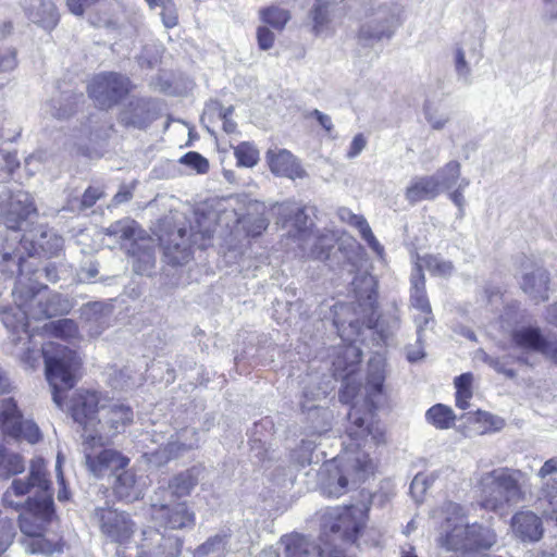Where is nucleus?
Instances as JSON below:
<instances>
[{"instance_id":"obj_1","label":"nucleus","mask_w":557,"mask_h":557,"mask_svg":"<svg viewBox=\"0 0 557 557\" xmlns=\"http://www.w3.org/2000/svg\"><path fill=\"white\" fill-rule=\"evenodd\" d=\"M346 434L349 442H344V451L325 462L320 472L321 491L330 497L346 494L372 475L375 465L368 450L385 443L381 423L371 412L360 414L356 408L348 413Z\"/></svg>"},{"instance_id":"obj_2","label":"nucleus","mask_w":557,"mask_h":557,"mask_svg":"<svg viewBox=\"0 0 557 557\" xmlns=\"http://www.w3.org/2000/svg\"><path fill=\"white\" fill-rule=\"evenodd\" d=\"M71 412L74 421L82 426V434L102 435L103 441L124 432L133 422L131 407L122 404L100 405L95 392H78L72 399Z\"/></svg>"},{"instance_id":"obj_3","label":"nucleus","mask_w":557,"mask_h":557,"mask_svg":"<svg viewBox=\"0 0 557 557\" xmlns=\"http://www.w3.org/2000/svg\"><path fill=\"white\" fill-rule=\"evenodd\" d=\"M523 478L524 473L521 470L508 467L482 473L479 479L482 507L499 511L520 503L524 497L521 485Z\"/></svg>"},{"instance_id":"obj_4","label":"nucleus","mask_w":557,"mask_h":557,"mask_svg":"<svg viewBox=\"0 0 557 557\" xmlns=\"http://www.w3.org/2000/svg\"><path fill=\"white\" fill-rule=\"evenodd\" d=\"M12 295L15 305L23 308L29 320H45L59 314L69 313L72 302L69 298L51 292L47 286L18 278Z\"/></svg>"},{"instance_id":"obj_5","label":"nucleus","mask_w":557,"mask_h":557,"mask_svg":"<svg viewBox=\"0 0 557 557\" xmlns=\"http://www.w3.org/2000/svg\"><path fill=\"white\" fill-rule=\"evenodd\" d=\"M46 376L52 388V398L61 408L62 393L71 389L76 382V374L81 367L77 354L66 346L49 342L42 347Z\"/></svg>"},{"instance_id":"obj_6","label":"nucleus","mask_w":557,"mask_h":557,"mask_svg":"<svg viewBox=\"0 0 557 557\" xmlns=\"http://www.w3.org/2000/svg\"><path fill=\"white\" fill-rule=\"evenodd\" d=\"M440 543L447 550L461 552L463 557L473 550L488 549L496 543L495 532L485 525L468 524L462 517L453 520L448 518L445 525V534L440 537Z\"/></svg>"},{"instance_id":"obj_7","label":"nucleus","mask_w":557,"mask_h":557,"mask_svg":"<svg viewBox=\"0 0 557 557\" xmlns=\"http://www.w3.org/2000/svg\"><path fill=\"white\" fill-rule=\"evenodd\" d=\"M44 496H51V483L47 479L46 466L42 459L32 461L29 475L25 479H15L4 492L2 500L5 506L16 510L24 505L37 503Z\"/></svg>"},{"instance_id":"obj_8","label":"nucleus","mask_w":557,"mask_h":557,"mask_svg":"<svg viewBox=\"0 0 557 557\" xmlns=\"http://www.w3.org/2000/svg\"><path fill=\"white\" fill-rule=\"evenodd\" d=\"M102 437V435H95L94 433L82 434L85 465L89 472L97 478L117 472L124 469L129 461L128 458L114 449H101L108 443Z\"/></svg>"},{"instance_id":"obj_9","label":"nucleus","mask_w":557,"mask_h":557,"mask_svg":"<svg viewBox=\"0 0 557 557\" xmlns=\"http://www.w3.org/2000/svg\"><path fill=\"white\" fill-rule=\"evenodd\" d=\"M182 546L180 536L152 523L141 531L138 548L140 557H177Z\"/></svg>"},{"instance_id":"obj_10","label":"nucleus","mask_w":557,"mask_h":557,"mask_svg":"<svg viewBox=\"0 0 557 557\" xmlns=\"http://www.w3.org/2000/svg\"><path fill=\"white\" fill-rule=\"evenodd\" d=\"M0 426L5 435L26 440L30 444L37 443L41 437L36 423L23 419L12 397H4L0 400Z\"/></svg>"},{"instance_id":"obj_11","label":"nucleus","mask_w":557,"mask_h":557,"mask_svg":"<svg viewBox=\"0 0 557 557\" xmlns=\"http://www.w3.org/2000/svg\"><path fill=\"white\" fill-rule=\"evenodd\" d=\"M91 519L111 542L125 543L135 531V523L129 515L111 507L96 508Z\"/></svg>"},{"instance_id":"obj_12","label":"nucleus","mask_w":557,"mask_h":557,"mask_svg":"<svg viewBox=\"0 0 557 557\" xmlns=\"http://www.w3.org/2000/svg\"><path fill=\"white\" fill-rule=\"evenodd\" d=\"M128 91V79L116 73L96 75L88 85L89 96L101 109L114 106Z\"/></svg>"},{"instance_id":"obj_13","label":"nucleus","mask_w":557,"mask_h":557,"mask_svg":"<svg viewBox=\"0 0 557 557\" xmlns=\"http://www.w3.org/2000/svg\"><path fill=\"white\" fill-rule=\"evenodd\" d=\"M195 520L194 511L185 502L151 506V522L170 533L175 530L191 529Z\"/></svg>"},{"instance_id":"obj_14","label":"nucleus","mask_w":557,"mask_h":557,"mask_svg":"<svg viewBox=\"0 0 557 557\" xmlns=\"http://www.w3.org/2000/svg\"><path fill=\"white\" fill-rule=\"evenodd\" d=\"M410 307L419 311L414 315L418 342L422 341V331L433 321L432 307L426 294L425 275L422 267L416 264L410 275Z\"/></svg>"},{"instance_id":"obj_15","label":"nucleus","mask_w":557,"mask_h":557,"mask_svg":"<svg viewBox=\"0 0 557 557\" xmlns=\"http://www.w3.org/2000/svg\"><path fill=\"white\" fill-rule=\"evenodd\" d=\"M0 200L5 203L2 220L10 230H22V225L30 214L36 212L30 195L24 190L5 191Z\"/></svg>"},{"instance_id":"obj_16","label":"nucleus","mask_w":557,"mask_h":557,"mask_svg":"<svg viewBox=\"0 0 557 557\" xmlns=\"http://www.w3.org/2000/svg\"><path fill=\"white\" fill-rule=\"evenodd\" d=\"M360 360L361 350L355 345H348L333 362L335 375L338 376L343 373L344 387L339 394V399L343 403L352 401L360 388L359 385L354 384L352 380L356 367Z\"/></svg>"},{"instance_id":"obj_17","label":"nucleus","mask_w":557,"mask_h":557,"mask_svg":"<svg viewBox=\"0 0 557 557\" xmlns=\"http://www.w3.org/2000/svg\"><path fill=\"white\" fill-rule=\"evenodd\" d=\"M51 496H44L37 503H30L20 515V529L23 534L35 537L42 535L46 524L53 513Z\"/></svg>"},{"instance_id":"obj_18","label":"nucleus","mask_w":557,"mask_h":557,"mask_svg":"<svg viewBox=\"0 0 557 557\" xmlns=\"http://www.w3.org/2000/svg\"><path fill=\"white\" fill-rule=\"evenodd\" d=\"M537 476L541 480L540 502H546L550 507L543 509V516L557 522V457L547 459Z\"/></svg>"},{"instance_id":"obj_19","label":"nucleus","mask_w":557,"mask_h":557,"mask_svg":"<svg viewBox=\"0 0 557 557\" xmlns=\"http://www.w3.org/2000/svg\"><path fill=\"white\" fill-rule=\"evenodd\" d=\"M308 207L293 209L288 203L278 208V213L284 218V224L288 227V235L301 243L312 237L313 222L307 213Z\"/></svg>"},{"instance_id":"obj_20","label":"nucleus","mask_w":557,"mask_h":557,"mask_svg":"<svg viewBox=\"0 0 557 557\" xmlns=\"http://www.w3.org/2000/svg\"><path fill=\"white\" fill-rule=\"evenodd\" d=\"M267 161L271 172L275 175L295 180L301 178L306 174L296 158L286 149H269Z\"/></svg>"},{"instance_id":"obj_21","label":"nucleus","mask_w":557,"mask_h":557,"mask_svg":"<svg viewBox=\"0 0 557 557\" xmlns=\"http://www.w3.org/2000/svg\"><path fill=\"white\" fill-rule=\"evenodd\" d=\"M511 529L523 542H536L543 535L541 518L531 510H521L511 518Z\"/></svg>"},{"instance_id":"obj_22","label":"nucleus","mask_w":557,"mask_h":557,"mask_svg":"<svg viewBox=\"0 0 557 557\" xmlns=\"http://www.w3.org/2000/svg\"><path fill=\"white\" fill-rule=\"evenodd\" d=\"M103 233L113 237L121 246L129 244V247L137 245L147 235L139 224L129 218L113 222L104 228Z\"/></svg>"},{"instance_id":"obj_23","label":"nucleus","mask_w":557,"mask_h":557,"mask_svg":"<svg viewBox=\"0 0 557 557\" xmlns=\"http://www.w3.org/2000/svg\"><path fill=\"white\" fill-rule=\"evenodd\" d=\"M27 17L45 28H53L59 22V14L52 0H24Z\"/></svg>"},{"instance_id":"obj_24","label":"nucleus","mask_w":557,"mask_h":557,"mask_svg":"<svg viewBox=\"0 0 557 557\" xmlns=\"http://www.w3.org/2000/svg\"><path fill=\"white\" fill-rule=\"evenodd\" d=\"M440 194L438 178L432 175H424L411 180L406 188L405 196L413 205L423 200H433Z\"/></svg>"},{"instance_id":"obj_25","label":"nucleus","mask_w":557,"mask_h":557,"mask_svg":"<svg viewBox=\"0 0 557 557\" xmlns=\"http://www.w3.org/2000/svg\"><path fill=\"white\" fill-rule=\"evenodd\" d=\"M128 252L133 257L134 271L140 275H149L156 264L152 238L146 235L137 245L129 247Z\"/></svg>"},{"instance_id":"obj_26","label":"nucleus","mask_w":557,"mask_h":557,"mask_svg":"<svg viewBox=\"0 0 557 557\" xmlns=\"http://www.w3.org/2000/svg\"><path fill=\"white\" fill-rule=\"evenodd\" d=\"M285 557H341L338 555L324 556L317 545L299 534L284 536Z\"/></svg>"},{"instance_id":"obj_27","label":"nucleus","mask_w":557,"mask_h":557,"mask_svg":"<svg viewBox=\"0 0 557 557\" xmlns=\"http://www.w3.org/2000/svg\"><path fill=\"white\" fill-rule=\"evenodd\" d=\"M120 120L125 125L146 127L152 120L149 103L143 99L132 100L121 112Z\"/></svg>"},{"instance_id":"obj_28","label":"nucleus","mask_w":557,"mask_h":557,"mask_svg":"<svg viewBox=\"0 0 557 557\" xmlns=\"http://www.w3.org/2000/svg\"><path fill=\"white\" fill-rule=\"evenodd\" d=\"M512 342L521 349L543 354L547 339L539 327L523 326L513 331Z\"/></svg>"},{"instance_id":"obj_29","label":"nucleus","mask_w":557,"mask_h":557,"mask_svg":"<svg viewBox=\"0 0 557 557\" xmlns=\"http://www.w3.org/2000/svg\"><path fill=\"white\" fill-rule=\"evenodd\" d=\"M548 281V273L545 270L537 269L523 276L521 287L534 301H543L547 299Z\"/></svg>"},{"instance_id":"obj_30","label":"nucleus","mask_w":557,"mask_h":557,"mask_svg":"<svg viewBox=\"0 0 557 557\" xmlns=\"http://www.w3.org/2000/svg\"><path fill=\"white\" fill-rule=\"evenodd\" d=\"M385 380V364L381 357H374L369 361L367 377V394L372 405L376 403V397L383 392Z\"/></svg>"},{"instance_id":"obj_31","label":"nucleus","mask_w":557,"mask_h":557,"mask_svg":"<svg viewBox=\"0 0 557 557\" xmlns=\"http://www.w3.org/2000/svg\"><path fill=\"white\" fill-rule=\"evenodd\" d=\"M186 230L180 228L163 246L164 256L172 264H183L190 258V246L186 243Z\"/></svg>"},{"instance_id":"obj_32","label":"nucleus","mask_w":557,"mask_h":557,"mask_svg":"<svg viewBox=\"0 0 557 557\" xmlns=\"http://www.w3.org/2000/svg\"><path fill=\"white\" fill-rule=\"evenodd\" d=\"M114 491L119 498L126 502L136 500L143 494V487L137 482L134 472L129 470L116 475Z\"/></svg>"},{"instance_id":"obj_33","label":"nucleus","mask_w":557,"mask_h":557,"mask_svg":"<svg viewBox=\"0 0 557 557\" xmlns=\"http://www.w3.org/2000/svg\"><path fill=\"white\" fill-rule=\"evenodd\" d=\"M334 236L332 234L312 233V237L299 246L304 253L314 259H324L327 251L333 247Z\"/></svg>"},{"instance_id":"obj_34","label":"nucleus","mask_w":557,"mask_h":557,"mask_svg":"<svg viewBox=\"0 0 557 557\" xmlns=\"http://www.w3.org/2000/svg\"><path fill=\"white\" fill-rule=\"evenodd\" d=\"M0 321L8 330L18 333L20 331L25 334L29 333V323L25 311L20 306L5 308L0 311Z\"/></svg>"},{"instance_id":"obj_35","label":"nucleus","mask_w":557,"mask_h":557,"mask_svg":"<svg viewBox=\"0 0 557 557\" xmlns=\"http://www.w3.org/2000/svg\"><path fill=\"white\" fill-rule=\"evenodd\" d=\"M198 470L193 468L175 475L169 483V488L176 497H184L190 494L198 484Z\"/></svg>"},{"instance_id":"obj_36","label":"nucleus","mask_w":557,"mask_h":557,"mask_svg":"<svg viewBox=\"0 0 557 557\" xmlns=\"http://www.w3.org/2000/svg\"><path fill=\"white\" fill-rule=\"evenodd\" d=\"M310 16L314 34L318 36L324 34L329 30L332 21L331 3L324 0H315Z\"/></svg>"},{"instance_id":"obj_37","label":"nucleus","mask_w":557,"mask_h":557,"mask_svg":"<svg viewBox=\"0 0 557 557\" xmlns=\"http://www.w3.org/2000/svg\"><path fill=\"white\" fill-rule=\"evenodd\" d=\"M424 117L434 131H442L450 121V111L442 106L433 102H425L423 106Z\"/></svg>"},{"instance_id":"obj_38","label":"nucleus","mask_w":557,"mask_h":557,"mask_svg":"<svg viewBox=\"0 0 557 557\" xmlns=\"http://www.w3.org/2000/svg\"><path fill=\"white\" fill-rule=\"evenodd\" d=\"M44 330L48 334L65 341L74 339L78 336V326L76 322L71 319H61L46 323Z\"/></svg>"},{"instance_id":"obj_39","label":"nucleus","mask_w":557,"mask_h":557,"mask_svg":"<svg viewBox=\"0 0 557 557\" xmlns=\"http://www.w3.org/2000/svg\"><path fill=\"white\" fill-rule=\"evenodd\" d=\"M426 420L437 429H449L456 419L451 408L437 404L426 411Z\"/></svg>"},{"instance_id":"obj_40","label":"nucleus","mask_w":557,"mask_h":557,"mask_svg":"<svg viewBox=\"0 0 557 557\" xmlns=\"http://www.w3.org/2000/svg\"><path fill=\"white\" fill-rule=\"evenodd\" d=\"M395 29L387 23H369L363 25L359 32V38L366 41H380L389 39L394 35Z\"/></svg>"},{"instance_id":"obj_41","label":"nucleus","mask_w":557,"mask_h":557,"mask_svg":"<svg viewBox=\"0 0 557 557\" xmlns=\"http://www.w3.org/2000/svg\"><path fill=\"white\" fill-rule=\"evenodd\" d=\"M461 175V165L458 161H449L444 166L437 170L433 175L438 178L440 191L450 189L459 180Z\"/></svg>"},{"instance_id":"obj_42","label":"nucleus","mask_w":557,"mask_h":557,"mask_svg":"<svg viewBox=\"0 0 557 557\" xmlns=\"http://www.w3.org/2000/svg\"><path fill=\"white\" fill-rule=\"evenodd\" d=\"M21 258L12 256L9 252L0 253V294L2 293V283L11 280L17 271L21 273L18 278L23 277V265L21 264ZM25 282V280H23Z\"/></svg>"},{"instance_id":"obj_43","label":"nucleus","mask_w":557,"mask_h":557,"mask_svg":"<svg viewBox=\"0 0 557 557\" xmlns=\"http://www.w3.org/2000/svg\"><path fill=\"white\" fill-rule=\"evenodd\" d=\"M472 382L471 373H463L455 379L456 406L460 409H466L469 406V400L472 398Z\"/></svg>"},{"instance_id":"obj_44","label":"nucleus","mask_w":557,"mask_h":557,"mask_svg":"<svg viewBox=\"0 0 557 557\" xmlns=\"http://www.w3.org/2000/svg\"><path fill=\"white\" fill-rule=\"evenodd\" d=\"M150 9H160L162 23L166 28L177 25L178 15L173 0H145Z\"/></svg>"},{"instance_id":"obj_45","label":"nucleus","mask_w":557,"mask_h":557,"mask_svg":"<svg viewBox=\"0 0 557 557\" xmlns=\"http://www.w3.org/2000/svg\"><path fill=\"white\" fill-rule=\"evenodd\" d=\"M175 445H181L186 451L198 448L199 436L198 432L193 428H185L180 430L175 435L171 437V441L166 444V449H173Z\"/></svg>"},{"instance_id":"obj_46","label":"nucleus","mask_w":557,"mask_h":557,"mask_svg":"<svg viewBox=\"0 0 557 557\" xmlns=\"http://www.w3.org/2000/svg\"><path fill=\"white\" fill-rule=\"evenodd\" d=\"M111 307L101 301L86 304L82 307V317L88 322L102 323L109 319Z\"/></svg>"},{"instance_id":"obj_47","label":"nucleus","mask_w":557,"mask_h":557,"mask_svg":"<svg viewBox=\"0 0 557 557\" xmlns=\"http://www.w3.org/2000/svg\"><path fill=\"white\" fill-rule=\"evenodd\" d=\"M423 261L428 271L436 276L449 277L455 270L451 261L445 260L440 256L429 255L423 258Z\"/></svg>"},{"instance_id":"obj_48","label":"nucleus","mask_w":557,"mask_h":557,"mask_svg":"<svg viewBox=\"0 0 557 557\" xmlns=\"http://www.w3.org/2000/svg\"><path fill=\"white\" fill-rule=\"evenodd\" d=\"M237 164L246 168L255 166L259 161V150L250 143H242L234 149Z\"/></svg>"},{"instance_id":"obj_49","label":"nucleus","mask_w":557,"mask_h":557,"mask_svg":"<svg viewBox=\"0 0 557 557\" xmlns=\"http://www.w3.org/2000/svg\"><path fill=\"white\" fill-rule=\"evenodd\" d=\"M233 112V108H223L219 102L212 101L206 107V114L216 115L219 120L223 122V129L232 134L236 131V123L230 117Z\"/></svg>"},{"instance_id":"obj_50","label":"nucleus","mask_w":557,"mask_h":557,"mask_svg":"<svg viewBox=\"0 0 557 557\" xmlns=\"http://www.w3.org/2000/svg\"><path fill=\"white\" fill-rule=\"evenodd\" d=\"M260 13L263 22L276 29H283L290 20L289 12L277 7L264 9Z\"/></svg>"},{"instance_id":"obj_51","label":"nucleus","mask_w":557,"mask_h":557,"mask_svg":"<svg viewBox=\"0 0 557 557\" xmlns=\"http://www.w3.org/2000/svg\"><path fill=\"white\" fill-rule=\"evenodd\" d=\"M37 245L46 252L55 255L63 247V238L51 231H45L37 239Z\"/></svg>"},{"instance_id":"obj_52","label":"nucleus","mask_w":557,"mask_h":557,"mask_svg":"<svg viewBox=\"0 0 557 557\" xmlns=\"http://www.w3.org/2000/svg\"><path fill=\"white\" fill-rule=\"evenodd\" d=\"M226 536L216 534L208 539L196 549V556L202 557L212 553L221 554L225 549Z\"/></svg>"},{"instance_id":"obj_53","label":"nucleus","mask_w":557,"mask_h":557,"mask_svg":"<svg viewBox=\"0 0 557 557\" xmlns=\"http://www.w3.org/2000/svg\"><path fill=\"white\" fill-rule=\"evenodd\" d=\"M400 325V314L399 309L396 305H393L392 312L389 313L387 322L385 318H381L376 322V329L382 334V336L387 337L394 331L398 330Z\"/></svg>"},{"instance_id":"obj_54","label":"nucleus","mask_w":557,"mask_h":557,"mask_svg":"<svg viewBox=\"0 0 557 557\" xmlns=\"http://www.w3.org/2000/svg\"><path fill=\"white\" fill-rule=\"evenodd\" d=\"M180 162L195 170L198 174H205L209 170V161L196 151L185 153Z\"/></svg>"},{"instance_id":"obj_55","label":"nucleus","mask_w":557,"mask_h":557,"mask_svg":"<svg viewBox=\"0 0 557 557\" xmlns=\"http://www.w3.org/2000/svg\"><path fill=\"white\" fill-rule=\"evenodd\" d=\"M455 70L459 81L465 84L471 83V67L461 48H457L455 51Z\"/></svg>"},{"instance_id":"obj_56","label":"nucleus","mask_w":557,"mask_h":557,"mask_svg":"<svg viewBox=\"0 0 557 557\" xmlns=\"http://www.w3.org/2000/svg\"><path fill=\"white\" fill-rule=\"evenodd\" d=\"M24 468L25 463L20 455L4 451L0 469H3L8 474H17L23 472Z\"/></svg>"},{"instance_id":"obj_57","label":"nucleus","mask_w":557,"mask_h":557,"mask_svg":"<svg viewBox=\"0 0 557 557\" xmlns=\"http://www.w3.org/2000/svg\"><path fill=\"white\" fill-rule=\"evenodd\" d=\"M337 215L341 221L356 227L359 231V233L361 231H364V228L369 225V223L362 215L355 214L350 209L345 207L338 209Z\"/></svg>"},{"instance_id":"obj_58","label":"nucleus","mask_w":557,"mask_h":557,"mask_svg":"<svg viewBox=\"0 0 557 557\" xmlns=\"http://www.w3.org/2000/svg\"><path fill=\"white\" fill-rule=\"evenodd\" d=\"M18 165L20 162L15 153L0 149V176L2 174L10 175Z\"/></svg>"},{"instance_id":"obj_59","label":"nucleus","mask_w":557,"mask_h":557,"mask_svg":"<svg viewBox=\"0 0 557 557\" xmlns=\"http://www.w3.org/2000/svg\"><path fill=\"white\" fill-rule=\"evenodd\" d=\"M17 65L16 51L13 48L0 50V72H11Z\"/></svg>"},{"instance_id":"obj_60","label":"nucleus","mask_w":557,"mask_h":557,"mask_svg":"<svg viewBox=\"0 0 557 557\" xmlns=\"http://www.w3.org/2000/svg\"><path fill=\"white\" fill-rule=\"evenodd\" d=\"M32 553L51 555L55 552V545L42 537V535L33 537L30 542Z\"/></svg>"},{"instance_id":"obj_61","label":"nucleus","mask_w":557,"mask_h":557,"mask_svg":"<svg viewBox=\"0 0 557 557\" xmlns=\"http://www.w3.org/2000/svg\"><path fill=\"white\" fill-rule=\"evenodd\" d=\"M100 0H66L71 13L82 16L88 9L96 5Z\"/></svg>"},{"instance_id":"obj_62","label":"nucleus","mask_w":557,"mask_h":557,"mask_svg":"<svg viewBox=\"0 0 557 557\" xmlns=\"http://www.w3.org/2000/svg\"><path fill=\"white\" fill-rule=\"evenodd\" d=\"M360 236L380 258L383 257L384 247L379 243V240L373 235L370 225H368L364 228V231L360 232Z\"/></svg>"},{"instance_id":"obj_63","label":"nucleus","mask_w":557,"mask_h":557,"mask_svg":"<svg viewBox=\"0 0 557 557\" xmlns=\"http://www.w3.org/2000/svg\"><path fill=\"white\" fill-rule=\"evenodd\" d=\"M367 144L368 141L364 135L357 134L349 145V149L346 153L347 159H355L356 157H358L367 147Z\"/></svg>"},{"instance_id":"obj_64","label":"nucleus","mask_w":557,"mask_h":557,"mask_svg":"<svg viewBox=\"0 0 557 557\" xmlns=\"http://www.w3.org/2000/svg\"><path fill=\"white\" fill-rule=\"evenodd\" d=\"M103 196V193L98 187H89L85 190L82 200H81V209H88L92 207L97 200H99Z\"/></svg>"}]
</instances>
